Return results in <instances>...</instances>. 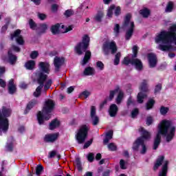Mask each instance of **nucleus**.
<instances>
[{
    "mask_svg": "<svg viewBox=\"0 0 176 176\" xmlns=\"http://www.w3.org/2000/svg\"><path fill=\"white\" fill-rule=\"evenodd\" d=\"M116 94V89H114V91H110L109 96V100H113Z\"/></svg>",
    "mask_w": 176,
    "mask_h": 176,
    "instance_id": "5fc2aeb1",
    "label": "nucleus"
},
{
    "mask_svg": "<svg viewBox=\"0 0 176 176\" xmlns=\"http://www.w3.org/2000/svg\"><path fill=\"white\" fill-rule=\"evenodd\" d=\"M118 111V107L117 104H111L109 109V113L110 116H116Z\"/></svg>",
    "mask_w": 176,
    "mask_h": 176,
    "instance_id": "4be33fe9",
    "label": "nucleus"
},
{
    "mask_svg": "<svg viewBox=\"0 0 176 176\" xmlns=\"http://www.w3.org/2000/svg\"><path fill=\"white\" fill-rule=\"evenodd\" d=\"M155 104V100H153V99H150L146 104V109H151L153 108V105Z\"/></svg>",
    "mask_w": 176,
    "mask_h": 176,
    "instance_id": "a19ab883",
    "label": "nucleus"
},
{
    "mask_svg": "<svg viewBox=\"0 0 176 176\" xmlns=\"http://www.w3.org/2000/svg\"><path fill=\"white\" fill-rule=\"evenodd\" d=\"M139 113V109L138 108H135L134 109H133V111H131V117L132 118H135V116H137V115Z\"/></svg>",
    "mask_w": 176,
    "mask_h": 176,
    "instance_id": "49530a36",
    "label": "nucleus"
},
{
    "mask_svg": "<svg viewBox=\"0 0 176 176\" xmlns=\"http://www.w3.org/2000/svg\"><path fill=\"white\" fill-rule=\"evenodd\" d=\"M38 55V52L37 51H33L32 54H30V57L32 59H36Z\"/></svg>",
    "mask_w": 176,
    "mask_h": 176,
    "instance_id": "864d4df0",
    "label": "nucleus"
},
{
    "mask_svg": "<svg viewBox=\"0 0 176 176\" xmlns=\"http://www.w3.org/2000/svg\"><path fill=\"white\" fill-rule=\"evenodd\" d=\"M29 23L31 29H36V24L35 22H34L33 19H30L29 20Z\"/></svg>",
    "mask_w": 176,
    "mask_h": 176,
    "instance_id": "8fccbe9b",
    "label": "nucleus"
},
{
    "mask_svg": "<svg viewBox=\"0 0 176 176\" xmlns=\"http://www.w3.org/2000/svg\"><path fill=\"white\" fill-rule=\"evenodd\" d=\"M12 109L8 107H3L2 110L0 109V135L6 134L9 130V119L11 116Z\"/></svg>",
    "mask_w": 176,
    "mask_h": 176,
    "instance_id": "423d86ee",
    "label": "nucleus"
},
{
    "mask_svg": "<svg viewBox=\"0 0 176 176\" xmlns=\"http://www.w3.org/2000/svg\"><path fill=\"white\" fill-rule=\"evenodd\" d=\"M35 65H36L35 60H28V61L26 62V63L25 64V67L26 69H28V70H32L33 69H34Z\"/></svg>",
    "mask_w": 176,
    "mask_h": 176,
    "instance_id": "bb28decb",
    "label": "nucleus"
},
{
    "mask_svg": "<svg viewBox=\"0 0 176 176\" xmlns=\"http://www.w3.org/2000/svg\"><path fill=\"white\" fill-rule=\"evenodd\" d=\"M131 14H127L126 16L123 28L126 30V40H130L133 36V33L135 29V23L133 21H131Z\"/></svg>",
    "mask_w": 176,
    "mask_h": 176,
    "instance_id": "0eeeda50",
    "label": "nucleus"
},
{
    "mask_svg": "<svg viewBox=\"0 0 176 176\" xmlns=\"http://www.w3.org/2000/svg\"><path fill=\"white\" fill-rule=\"evenodd\" d=\"M38 16L40 19L43 20L46 19L47 15L46 14H43L42 12H38Z\"/></svg>",
    "mask_w": 176,
    "mask_h": 176,
    "instance_id": "4d7b16f0",
    "label": "nucleus"
},
{
    "mask_svg": "<svg viewBox=\"0 0 176 176\" xmlns=\"http://www.w3.org/2000/svg\"><path fill=\"white\" fill-rule=\"evenodd\" d=\"M162 89V84H157V85L155 86V94H159Z\"/></svg>",
    "mask_w": 176,
    "mask_h": 176,
    "instance_id": "37998d69",
    "label": "nucleus"
},
{
    "mask_svg": "<svg viewBox=\"0 0 176 176\" xmlns=\"http://www.w3.org/2000/svg\"><path fill=\"white\" fill-rule=\"evenodd\" d=\"M139 48L138 47V45H134L133 47V58H136L137 55H138V51Z\"/></svg>",
    "mask_w": 176,
    "mask_h": 176,
    "instance_id": "c03bdc74",
    "label": "nucleus"
},
{
    "mask_svg": "<svg viewBox=\"0 0 176 176\" xmlns=\"http://www.w3.org/2000/svg\"><path fill=\"white\" fill-rule=\"evenodd\" d=\"M102 49L106 55L109 54L110 51L111 52V54H115L118 50L115 41H106L103 44Z\"/></svg>",
    "mask_w": 176,
    "mask_h": 176,
    "instance_id": "ddd939ff",
    "label": "nucleus"
},
{
    "mask_svg": "<svg viewBox=\"0 0 176 176\" xmlns=\"http://www.w3.org/2000/svg\"><path fill=\"white\" fill-rule=\"evenodd\" d=\"M89 130V127L87 124H82V126H80L76 134V138L78 144H83V142H85L87 137Z\"/></svg>",
    "mask_w": 176,
    "mask_h": 176,
    "instance_id": "6e6552de",
    "label": "nucleus"
},
{
    "mask_svg": "<svg viewBox=\"0 0 176 176\" xmlns=\"http://www.w3.org/2000/svg\"><path fill=\"white\" fill-rule=\"evenodd\" d=\"M60 25L59 23H56V25H53L51 28V32L54 34H56V33H58L59 29H60Z\"/></svg>",
    "mask_w": 176,
    "mask_h": 176,
    "instance_id": "c756f323",
    "label": "nucleus"
},
{
    "mask_svg": "<svg viewBox=\"0 0 176 176\" xmlns=\"http://www.w3.org/2000/svg\"><path fill=\"white\" fill-rule=\"evenodd\" d=\"M43 170V166H38L36 167V174L37 175H39Z\"/></svg>",
    "mask_w": 176,
    "mask_h": 176,
    "instance_id": "3c124183",
    "label": "nucleus"
},
{
    "mask_svg": "<svg viewBox=\"0 0 176 176\" xmlns=\"http://www.w3.org/2000/svg\"><path fill=\"white\" fill-rule=\"evenodd\" d=\"M72 14V11L71 10H66V11L65 12V15L66 16H70V15Z\"/></svg>",
    "mask_w": 176,
    "mask_h": 176,
    "instance_id": "338daca9",
    "label": "nucleus"
},
{
    "mask_svg": "<svg viewBox=\"0 0 176 176\" xmlns=\"http://www.w3.org/2000/svg\"><path fill=\"white\" fill-rule=\"evenodd\" d=\"M55 107V103L54 100H46L43 111H39L37 113V120L39 124H43L45 120H49L52 117V113L54 108Z\"/></svg>",
    "mask_w": 176,
    "mask_h": 176,
    "instance_id": "39448f33",
    "label": "nucleus"
},
{
    "mask_svg": "<svg viewBox=\"0 0 176 176\" xmlns=\"http://www.w3.org/2000/svg\"><path fill=\"white\" fill-rule=\"evenodd\" d=\"M140 89L141 92L138 94V102H143L144 98L146 97V92H148V82L146 80L142 81L140 85Z\"/></svg>",
    "mask_w": 176,
    "mask_h": 176,
    "instance_id": "f8f14e48",
    "label": "nucleus"
},
{
    "mask_svg": "<svg viewBox=\"0 0 176 176\" xmlns=\"http://www.w3.org/2000/svg\"><path fill=\"white\" fill-rule=\"evenodd\" d=\"M16 91V85H14V80H10L8 84V92L11 95L14 94Z\"/></svg>",
    "mask_w": 176,
    "mask_h": 176,
    "instance_id": "5701e85b",
    "label": "nucleus"
},
{
    "mask_svg": "<svg viewBox=\"0 0 176 176\" xmlns=\"http://www.w3.org/2000/svg\"><path fill=\"white\" fill-rule=\"evenodd\" d=\"M168 111V108L167 107H161L160 108V113L162 115H165L166 113H167Z\"/></svg>",
    "mask_w": 176,
    "mask_h": 176,
    "instance_id": "de8ad7c7",
    "label": "nucleus"
},
{
    "mask_svg": "<svg viewBox=\"0 0 176 176\" xmlns=\"http://www.w3.org/2000/svg\"><path fill=\"white\" fill-rule=\"evenodd\" d=\"M140 12L141 15H142L145 18H147L148 16H149V14H151V11L148 8H142V10H140Z\"/></svg>",
    "mask_w": 176,
    "mask_h": 176,
    "instance_id": "c85d7f7f",
    "label": "nucleus"
},
{
    "mask_svg": "<svg viewBox=\"0 0 176 176\" xmlns=\"http://www.w3.org/2000/svg\"><path fill=\"white\" fill-rule=\"evenodd\" d=\"M153 122V116H147L146 118V124L149 126L150 124H152Z\"/></svg>",
    "mask_w": 176,
    "mask_h": 176,
    "instance_id": "09e8293b",
    "label": "nucleus"
},
{
    "mask_svg": "<svg viewBox=\"0 0 176 176\" xmlns=\"http://www.w3.org/2000/svg\"><path fill=\"white\" fill-rule=\"evenodd\" d=\"M25 131V129L24 126H19V127H18V131L19 133H23Z\"/></svg>",
    "mask_w": 176,
    "mask_h": 176,
    "instance_id": "69168bd1",
    "label": "nucleus"
},
{
    "mask_svg": "<svg viewBox=\"0 0 176 176\" xmlns=\"http://www.w3.org/2000/svg\"><path fill=\"white\" fill-rule=\"evenodd\" d=\"M91 95V92H89V91H84L83 92H82V94H80V97H84L85 98H87V97H89V96Z\"/></svg>",
    "mask_w": 176,
    "mask_h": 176,
    "instance_id": "a18cd8bd",
    "label": "nucleus"
},
{
    "mask_svg": "<svg viewBox=\"0 0 176 176\" xmlns=\"http://www.w3.org/2000/svg\"><path fill=\"white\" fill-rule=\"evenodd\" d=\"M2 59L5 62H9V63H10V65H14V63H16V62L17 58L15 55H13L12 50H10L8 51V58H5L4 56H2Z\"/></svg>",
    "mask_w": 176,
    "mask_h": 176,
    "instance_id": "dca6fc26",
    "label": "nucleus"
},
{
    "mask_svg": "<svg viewBox=\"0 0 176 176\" xmlns=\"http://www.w3.org/2000/svg\"><path fill=\"white\" fill-rule=\"evenodd\" d=\"M40 29L42 32H45L47 29V25L46 23H41L40 25Z\"/></svg>",
    "mask_w": 176,
    "mask_h": 176,
    "instance_id": "6e6d98bb",
    "label": "nucleus"
},
{
    "mask_svg": "<svg viewBox=\"0 0 176 176\" xmlns=\"http://www.w3.org/2000/svg\"><path fill=\"white\" fill-rule=\"evenodd\" d=\"M91 56V51H86L84 58L82 59V60L81 62V65L82 66H85V65H86L87 63V62L89 60Z\"/></svg>",
    "mask_w": 176,
    "mask_h": 176,
    "instance_id": "b1692460",
    "label": "nucleus"
},
{
    "mask_svg": "<svg viewBox=\"0 0 176 176\" xmlns=\"http://www.w3.org/2000/svg\"><path fill=\"white\" fill-rule=\"evenodd\" d=\"M120 12H121L120 7H116L115 8V11H114L115 15L118 16V15H119V14H120Z\"/></svg>",
    "mask_w": 176,
    "mask_h": 176,
    "instance_id": "13d9d810",
    "label": "nucleus"
},
{
    "mask_svg": "<svg viewBox=\"0 0 176 176\" xmlns=\"http://www.w3.org/2000/svg\"><path fill=\"white\" fill-rule=\"evenodd\" d=\"M107 147L109 151H116L117 149V146L113 142H111V144H109Z\"/></svg>",
    "mask_w": 176,
    "mask_h": 176,
    "instance_id": "79ce46f5",
    "label": "nucleus"
},
{
    "mask_svg": "<svg viewBox=\"0 0 176 176\" xmlns=\"http://www.w3.org/2000/svg\"><path fill=\"white\" fill-rule=\"evenodd\" d=\"M176 127L173 124L172 120L164 119L157 126V133L154 140L153 149H157L161 143L162 135L166 137V141L170 142L175 135Z\"/></svg>",
    "mask_w": 176,
    "mask_h": 176,
    "instance_id": "f03ea898",
    "label": "nucleus"
},
{
    "mask_svg": "<svg viewBox=\"0 0 176 176\" xmlns=\"http://www.w3.org/2000/svg\"><path fill=\"white\" fill-rule=\"evenodd\" d=\"M116 93H118L116 98V102L117 104H121L122 101H123L124 98V92H123V91H122V89H120L119 87H117V88H116Z\"/></svg>",
    "mask_w": 176,
    "mask_h": 176,
    "instance_id": "aec40b11",
    "label": "nucleus"
},
{
    "mask_svg": "<svg viewBox=\"0 0 176 176\" xmlns=\"http://www.w3.org/2000/svg\"><path fill=\"white\" fill-rule=\"evenodd\" d=\"M120 167L122 170H126V168H127V162H125V160L121 159V160H120Z\"/></svg>",
    "mask_w": 176,
    "mask_h": 176,
    "instance_id": "72a5a7b5",
    "label": "nucleus"
},
{
    "mask_svg": "<svg viewBox=\"0 0 176 176\" xmlns=\"http://www.w3.org/2000/svg\"><path fill=\"white\" fill-rule=\"evenodd\" d=\"M87 159L89 160V162H93L94 160V153H89L87 155Z\"/></svg>",
    "mask_w": 176,
    "mask_h": 176,
    "instance_id": "603ef678",
    "label": "nucleus"
},
{
    "mask_svg": "<svg viewBox=\"0 0 176 176\" xmlns=\"http://www.w3.org/2000/svg\"><path fill=\"white\" fill-rule=\"evenodd\" d=\"M38 67L43 73L49 74L50 72V65L48 62H40Z\"/></svg>",
    "mask_w": 176,
    "mask_h": 176,
    "instance_id": "6ab92c4d",
    "label": "nucleus"
},
{
    "mask_svg": "<svg viewBox=\"0 0 176 176\" xmlns=\"http://www.w3.org/2000/svg\"><path fill=\"white\" fill-rule=\"evenodd\" d=\"M36 76L37 77V81L39 85L34 92V96L35 97H39V96L41 95V91L43 89V87L44 92H46V91H47V89H49V88H50L52 86V80H47V76L41 72L36 73Z\"/></svg>",
    "mask_w": 176,
    "mask_h": 176,
    "instance_id": "20e7f679",
    "label": "nucleus"
},
{
    "mask_svg": "<svg viewBox=\"0 0 176 176\" xmlns=\"http://www.w3.org/2000/svg\"><path fill=\"white\" fill-rule=\"evenodd\" d=\"M115 8L116 6H114V4H112V6H110V7L108 8L107 16L109 18H111L113 16V10H115Z\"/></svg>",
    "mask_w": 176,
    "mask_h": 176,
    "instance_id": "7c9ffc66",
    "label": "nucleus"
},
{
    "mask_svg": "<svg viewBox=\"0 0 176 176\" xmlns=\"http://www.w3.org/2000/svg\"><path fill=\"white\" fill-rule=\"evenodd\" d=\"M95 73V70L94 67H86L83 72L84 76H93Z\"/></svg>",
    "mask_w": 176,
    "mask_h": 176,
    "instance_id": "a878e982",
    "label": "nucleus"
},
{
    "mask_svg": "<svg viewBox=\"0 0 176 176\" xmlns=\"http://www.w3.org/2000/svg\"><path fill=\"white\" fill-rule=\"evenodd\" d=\"M148 59L150 67H155L157 63V58L155 54L150 53L148 54Z\"/></svg>",
    "mask_w": 176,
    "mask_h": 176,
    "instance_id": "a211bd4d",
    "label": "nucleus"
},
{
    "mask_svg": "<svg viewBox=\"0 0 176 176\" xmlns=\"http://www.w3.org/2000/svg\"><path fill=\"white\" fill-rule=\"evenodd\" d=\"M21 30L17 29L15 30L12 34H11V39L14 40L15 38L16 43L20 45L24 44L23 37L21 35Z\"/></svg>",
    "mask_w": 176,
    "mask_h": 176,
    "instance_id": "4468645a",
    "label": "nucleus"
},
{
    "mask_svg": "<svg viewBox=\"0 0 176 176\" xmlns=\"http://www.w3.org/2000/svg\"><path fill=\"white\" fill-rule=\"evenodd\" d=\"M90 115H91V119L92 121V123L94 126L96 124H98L100 122V119L98 116L96 115V108L94 105H92L91 107V111H90Z\"/></svg>",
    "mask_w": 176,
    "mask_h": 176,
    "instance_id": "2eb2a0df",
    "label": "nucleus"
},
{
    "mask_svg": "<svg viewBox=\"0 0 176 176\" xmlns=\"http://www.w3.org/2000/svg\"><path fill=\"white\" fill-rule=\"evenodd\" d=\"M124 65H129L130 63L134 66L136 70H142L144 66L142 60L140 59H130L129 56L124 58L123 62Z\"/></svg>",
    "mask_w": 176,
    "mask_h": 176,
    "instance_id": "9b49d317",
    "label": "nucleus"
},
{
    "mask_svg": "<svg viewBox=\"0 0 176 176\" xmlns=\"http://www.w3.org/2000/svg\"><path fill=\"white\" fill-rule=\"evenodd\" d=\"M62 32L63 33H67V32H69L70 30H72L73 26H65V25H61Z\"/></svg>",
    "mask_w": 176,
    "mask_h": 176,
    "instance_id": "4c0bfd02",
    "label": "nucleus"
},
{
    "mask_svg": "<svg viewBox=\"0 0 176 176\" xmlns=\"http://www.w3.org/2000/svg\"><path fill=\"white\" fill-rule=\"evenodd\" d=\"M139 131L142 134V137H140L135 141L133 145V149L134 151H140V153L142 155L146 153V146L145 145V141L149 140L151 137V133L144 129V127H140Z\"/></svg>",
    "mask_w": 176,
    "mask_h": 176,
    "instance_id": "7ed1b4c3",
    "label": "nucleus"
},
{
    "mask_svg": "<svg viewBox=\"0 0 176 176\" xmlns=\"http://www.w3.org/2000/svg\"><path fill=\"white\" fill-rule=\"evenodd\" d=\"M96 67L100 71L104 70V65L103 62H102L101 60H98V62H96Z\"/></svg>",
    "mask_w": 176,
    "mask_h": 176,
    "instance_id": "c9c22d12",
    "label": "nucleus"
},
{
    "mask_svg": "<svg viewBox=\"0 0 176 176\" xmlns=\"http://www.w3.org/2000/svg\"><path fill=\"white\" fill-rule=\"evenodd\" d=\"M56 155V151H52V152H50L49 153V157L52 158L54 157Z\"/></svg>",
    "mask_w": 176,
    "mask_h": 176,
    "instance_id": "e2e57ef3",
    "label": "nucleus"
},
{
    "mask_svg": "<svg viewBox=\"0 0 176 176\" xmlns=\"http://www.w3.org/2000/svg\"><path fill=\"white\" fill-rule=\"evenodd\" d=\"M58 7H59V6H58V4H52V10L54 12H55L56 11H57Z\"/></svg>",
    "mask_w": 176,
    "mask_h": 176,
    "instance_id": "bf43d9fd",
    "label": "nucleus"
},
{
    "mask_svg": "<svg viewBox=\"0 0 176 176\" xmlns=\"http://www.w3.org/2000/svg\"><path fill=\"white\" fill-rule=\"evenodd\" d=\"M113 132L110 130L108 131L106 134L105 138L104 140V144H108L110 140L113 138Z\"/></svg>",
    "mask_w": 176,
    "mask_h": 176,
    "instance_id": "cd10ccee",
    "label": "nucleus"
},
{
    "mask_svg": "<svg viewBox=\"0 0 176 176\" xmlns=\"http://www.w3.org/2000/svg\"><path fill=\"white\" fill-rule=\"evenodd\" d=\"M104 16L103 11H99L98 14L95 16L96 21H102V19Z\"/></svg>",
    "mask_w": 176,
    "mask_h": 176,
    "instance_id": "e433bc0d",
    "label": "nucleus"
},
{
    "mask_svg": "<svg viewBox=\"0 0 176 176\" xmlns=\"http://www.w3.org/2000/svg\"><path fill=\"white\" fill-rule=\"evenodd\" d=\"M36 102H36V100H33V102H30V103H28V104L27 105L25 112L27 113L28 111H30V109H31V108H32L34 107V105H35V104H36Z\"/></svg>",
    "mask_w": 176,
    "mask_h": 176,
    "instance_id": "ea45409f",
    "label": "nucleus"
},
{
    "mask_svg": "<svg viewBox=\"0 0 176 176\" xmlns=\"http://www.w3.org/2000/svg\"><path fill=\"white\" fill-rule=\"evenodd\" d=\"M173 7H174V3H173V1H168L166 8V12H170Z\"/></svg>",
    "mask_w": 176,
    "mask_h": 176,
    "instance_id": "473e14b6",
    "label": "nucleus"
},
{
    "mask_svg": "<svg viewBox=\"0 0 176 176\" xmlns=\"http://www.w3.org/2000/svg\"><path fill=\"white\" fill-rule=\"evenodd\" d=\"M121 54L120 52H118L115 56L114 59V65H118L120 62Z\"/></svg>",
    "mask_w": 176,
    "mask_h": 176,
    "instance_id": "f704fd0d",
    "label": "nucleus"
},
{
    "mask_svg": "<svg viewBox=\"0 0 176 176\" xmlns=\"http://www.w3.org/2000/svg\"><path fill=\"white\" fill-rule=\"evenodd\" d=\"M155 42L159 44L158 48L161 51H173V45H176V25H172L168 30H162L155 37Z\"/></svg>",
    "mask_w": 176,
    "mask_h": 176,
    "instance_id": "f257e3e1",
    "label": "nucleus"
},
{
    "mask_svg": "<svg viewBox=\"0 0 176 176\" xmlns=\"http://www.w3.org/2000/svg\"><path fill=\"white\" fill-rule=\"evenodd\" d=\"M93 141L92 140H91L90 141H87V142H85V144H84V148H88L89 146H90V145L92 144Z\"/></svg>",
    "mask_w": 176,
    "mask_h": 176,
    "instance_id": "0e129e2a",
    "label": "nucleus"
},
{
    "mask_svg": "<svg viewBox=\"0 0 176 176\" xmlns=\"http://www.w3.org/2000/svg\"><path fill=\"white\" fill-rule=\"evenodd\" d=\"M6 148H7L8 151H12V149H13V144L12 143H10L9 144H7Z\"/></svg>",
    "mask_w": 176,
    "mask_h": 176,
    "instance_id": "774afa93",
    "label": "nucleus"
},
{
    "mask_svg": "<svg viewBox=\"0 0 176 176\" xmlns=\"http://www.w3.org/2000/svg\"><path fill=\"white\" fill-rule=\"evenodd\" d=\"M90 38L87 34H85L82 37V41L81 43H79L75 47V51L78 55H82L83 52L86 51L89 45Z\"/></svg>",
    "mask_w": 176,
    "mask_h": 176,
    "instance_id": "1a4fd4ad",
    "label": "nucleus"
},
{
    "mask_svg": "<svg viewBox=\"0 0 176 176\" xmlns=\"http://www.w3.org/2000/svg\"><path fill=\"white\" fill-rule=\"evenodd\" d=\"M131 104H134V100H133L131 96H130V98H129V99L127 100V105H128V107L131 105Z\"/></svg>",
    "mask_w": 176,
    "mask_h": 176,
    "instance_id": "680f3d73",
    "label": "nucleus"
},
{
    "mask_svg": "<svg viewBox=\"0 0 176 176\" xmlns=\"http://www.w3.org/2000/svg\"><path fill=\"white\" fill-rule=\"evenodd\" d=\"M59 137V133H50V134H46L45 135V141L46 142H54L58 140Z\"/></svg>",
    "mask_w": 176,
    "mask_h": 176,
    "instance_id": "f3484780",
    "label": "nucleus"
},
{
    "mask_svg": "<svg viewBox=\"0 0 176 176\" xmlns=\"http://www.w3.org/2000/svg\"><path fill=\"white\" fill-rule=\"evenodd\" d=\"M0 87H1L2 88H5L6 87V81H4V80H2L1 78H0Z\"/></svg>",
    "mask_w": 176,
    "mask_h": 176,
    "instance_id": "052dcab7",
    "label": "nucleus"
},
{
    "mask_svg": "<svg viewBox=\"0 0 176 176\" xmlns=\"http://www.w3.org/2000/svg\"><path fill=\"white\" fill-rule=\"evenodd\" d=\"M120 29V26L119 23H116V25H114V28H113V32L116 36H118L119 34Z\"/></svg>",
    "mask_w": 176,
    "mask_h": 176,
    "instance_id": "58836bf2",
    "label": "nucleus"
},
{
    "mask_svg": "<svg viewBox=\"0 0 176 176\" xmlns=\"http://www.w3.org/2000/svg\"><path fill=\"white\" fill-rule=\"evenodd\" d=\"M60 126V120L58 119H54V120H52V122L50 123V129L54 130V129H56V127H58Z\"/></svg>",
    "mask_w": 176,
    "mask_h": 176,
    "instance_id": "393cba45",
    "label": "nucleus"
},
{
    "mask_svg": "<svg viewBox=\"0 0 176 176\" xmlns=\"http://www.w3.org/2000/svg\"><path fill=\"white\" fill-rule=\"evenodd\" d=\"M74 165L78 168V171H82V168L81 166L80 159L77 157L74 162Z\"/></svg>",
    "mask_w": 176,
    "mask_h": 176,
    "instance_id": "2f4dec72",
    "label": "nucleus"
},
{
    "mask_svg": "<svg viewBox=\"0 0 176 176\" xmlns=\"http://www.w3.org/2000/svg\"><path fill=\"white\" fill-rule=\"evenodd\" d=\"M164 160V156H160L156 161V163L154 166V170H157L159 168L160 166L162 164V170L160 172L159 176H166L167 175V172H168V162L167 160Z\"/></svg>",
    "mask_w": 176,
    "mask_h": 176,
    "instance_id": "9d476101",
    "label": "nucleus"
},
{
    "mask_svg": "<svg viewBox=\"0 0 176 176\" xmlns=\"http://www.w3.org/2000/svg\"><path fill=\"white\" fill-rule=\"evenodd\" d=\"M65 62V58L59 56H56L54 59V65L55 66V68L56 70H58V69L63 65Z\"/></svg>",
    "mask_w": 176,
    "mask_h": 176,
    "instance_id": "412c9836",
    "label": "nucleus"
}]
</instances>
